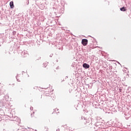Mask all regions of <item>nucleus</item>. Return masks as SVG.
<instances>
[{
	"label": "nucleus",
	"mask_w": 131,
	"mask_h": 131,
	"mask_svg": "<svg viewBox=\"0 0 131 131\" xmlns=\"http://www.w3.org/2000/svg\"><path fill=\"white\" fill-rule=\"evenodd\" d=\"M120 11H122V12H125L126 9H125V7H123L122 8H120Z\"/></svg>",
	"instance_id": "4"
},
{
	"label": "nucleus",
	"mask_w": 131,
	"mask_h": 131,
	"mask_svg": "<svg viewBox=\"0 0 131 131\" xmlns=\"http://www.w3.org/2000/svg\"><path fill=\"white\" fill-rule=\"evenodd\" d=\"M82 45L83 46H85L88 45V39H82Z\"/></svg>",
	"instance_id": "1"
},
{
	"label": "nucleus",
	"mask_w": 131,
	"mask_h": 131,
	"mask_svg": "<svg viewBox=\"0 0 131 131\" xmlns=\"http://www.w3.org/2000/svg\"><path fill=\"white\" fill-rule=\"evenodd\" d=\"M30 110H33V107H30Z\"/></svg>",
	"instance_id": "6"
},
{
	"label": "nucleus",
	"mask_w": 131,
	"mask_h": 131,
	"mask_svg": "<svg viewBox=\"0 0 131 131\" xmlns=\"http://www.w3.org/2000/svg\"><path fill=\"white\" fill-rule=\"evenodd\" d=\"M89 121H90V120H87V122H89Z\"/></svg>",
	"instance_id": "7"
},
{
	"label": "nucleus",
	"mask_w": 131,
	"mask_h": 131,
	"mask_svg": "<svg viewBox=\"0 0 131 131\" xmlns=\"http://www.w3.org/2000/svg\"><path fill=\"white\" fill-rule=\"evenodd\" d=\"M10 6L11 9H13L14 6V2L13 1L10 2Z\"/></svg>",
	"instance_id": "3"
},
{
	"label": "nucleus",
	"mask_w": 131,
	"mask_h": 131,
	"mask_svg": "<svg viewBox=\"0 0 131 131\" xmlns=\"http://www.w3.org/2000/svg\"><path fill=\"white\" fill-rule=\"evenodd\" d=\"M34 117V112H33V113L31 114V117Z\"/></svg>",
	"instance_id": "5"
},
{
	"label": "nucleus",
	"mask_w": 131,
	"mask_h": 131,
	"mask_svg": "<svg viewBox=\"0 0 131 131\" xmlns=\"http://www.w3.org/2000/svg\"><path fill=\"white\" fill-rule=\"evenodd\" d=\"M83 67L84 68H85V69H88L90 68V66L89 64H88V63H84L83 64Z\"/></svg>",
	"instance_id": "2"
}]
</instances>
